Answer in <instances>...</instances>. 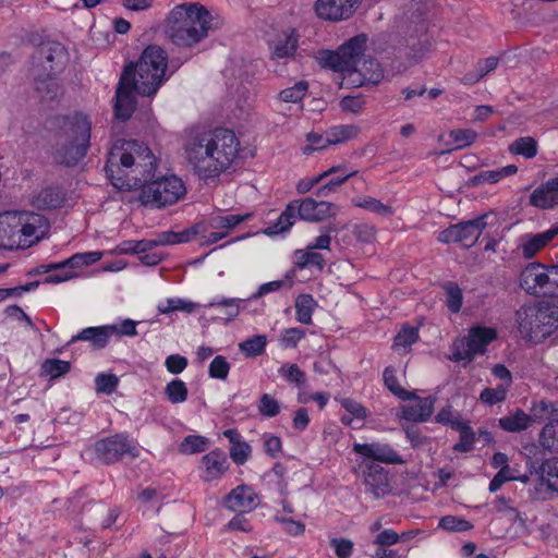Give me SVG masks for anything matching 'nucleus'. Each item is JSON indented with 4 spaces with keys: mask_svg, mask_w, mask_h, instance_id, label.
<instances>
[{
    "mask_svg": "<svg viewBox=\"0 0 558 558\" xmlns=\"http://www.w3.org/2000/svg\"><path fill=\"white\" fill-rule=\"evenodd\" d=\"M105 171L119 190L141 189V203L151 208L172 205L186 193L175 175L155 178V157L148 146L136 140H117L108 153Z\"/></svg>",
    "mask_w": 558,
    "mask_h": 558,
    "instance_id": "1",
    "label": "nucleus"
},
{
    "mask_svg": "<svg viewBox=\"0 0 558 558\" xmlns=\"http://www.w3.org/2000/svg\"><path fill=\"white\" fill-rule=\"evenodd\" d=\"M167 52L156 45L146 47L135 64L124 66L114 96L117 119L126 121L131 118L137 106L135 94L150 97L157 93L167 80Z\"/></svg>",
    "mask_w": 558,
    "mask_h": 558,
    "instance_id": "2",
    "label": "nucleus"
},
{
    "mask_svg": "<svg viewBox=\"0 0 558 558\" xmlns=\"http://www.w3.org/2000/svg\"><path fill=\"white\" fill-rule=\"evenodd\" d=\"M240 142L234 132L217 128L194 136L185 151L190 165L202 179H211L227 171L239 154Z\"/></svg>",
    "mask_w": 558,
    "mask_h": 558,
    "instance_id": "3",
    "label": "nucleus"
},
{
    "mask_svg": "<svg viewBox=\"0 0 558 558\" xmlns=\"http://www.w3.org/2000/svg\"><path fill=\"white\" fill-rule=\"evenodd\" d=\"M223 24L222 16L211 14L203 4L185 2L171 10L167 19L166 35L175 46L187 48L197 45Z\"/></svg>",
    "mask_w": 558,
    "mask_h": 558,
    "instance_id": "4",
    "label": "nucleus"
},
{
    "mask_svg": "<svg viewBox=\"0 0 558 558\" xmlns=\"http://www.w3.org/2000/svg\"><path fill=\"white\" fill-rule=\"evenodd\" d=\"M90 131L92 122L87 116L76 112L65 117L57 143L56 160L69 167L77 165L89 148Z\"/></svg>",
    "mask_w": 558,
    "mask_h": 558,
    "instance_id": "5",
    "label": "nucleus"
},
{
    "mask_svg": "<svg viewBox=\"0 0 558 558\" xmlns=\"http://www.w3.org/2000/svg\"><path fill=\"white\" fill-rule=\"evenodd\" d=\"M515 317L522 337L541 342L558 328V305L539 302L535 305L521 306Z\"/></svg>",
    "mask_w": 558,
    "mask_h": 558,
    "instance_id": "6",
    "label": "nucleus"
},
{
    "mask_svg": "<svg viewBox=\"0 0 558 558\" xmlns=\"http://www.w3.org/2000/svg\"><path fill=\"white\" fill-rule=\"evenodd\" d=\"M70 54L65 46L57 40L41 41L32 54L29 71L59 76L66 68Z\"/></svg>",
    "mask_w": 558,
    "mask_h": 558,
    "instance_id": "7",
    "label": "nucleus"
},
{
    "mask_svg": "<svg viewBox=\"0 0 558 558\" xmlns=\"http://www.w3.org/2000/svg\"><path fill=\"white\" fill-rule=\"evenodd\" d=\"M94 450L96 458L105 464H113L125 458L135 459L140 456L136 441L126 433H118L97 440Z\"/></svg>",
    "mask_w": 558,
    "mask_h": 558,
    "instance_id": "8",
    "label": "nucleus"
},
{
    "mask_svg": "<svg viewBox=\"0 0 558 558\" xmlns=\"http://www.w3.org/2000/svg\"><path fill=\"white\" fill-rule=\"evenodd\" d=\"M496 330L476 326L469 330L468 337L456 340L451 347L450 359L454 362L466 360L471 362L476 354H483L486 347L496 339Z\"/></svg>",
    "mask_w": 558,
    "mask_h": 558,
    "instance_id": "9",
    "label": "nucleus"
},
{
    "mask_svg": "<svg viewBox=\"0 0 558 558\" xmlns=\"http://www.w3.org/2000/svg\"><path fill=\"white\" fill-rule=\"evenodd\" d=\"M367 37L364 34L356 35L349 40H347L343 45L339 47V52L342 59V62L348 71V76H352L357 74L362 76V69L359 68L366 49ZM380 77V73L374 72L369 77L363 75L362 78L353 80V83H357L359 85L364 84L365 81H378Z\"/></svg>",
    "mask_w": 558,
    "mask_h": 558,
    "instance_id": "10",
    "label": "nucleus"
},
{
    "mask_svg": "<svg viewBox=\"0 0 558 558\" xmlns=\"http://www.w3.org/2000/svg\"><path fill=\"white\" fill-rule=\"evenodd\" d=\"M486 218L487 215H482L471 220L451 225L439 233L438 241L446 244L465 243V246L470 247L486 228Z\"/></svg>",
    "mask_w": 558,
    "mask_h": 558,
    "instance_id": "11",
    "label": "nucleus"
},
{
    "mask_svg": "<svg viewBox=\"0 0 558 558\" xmlns=\"http://www.w3.org/2000/svg\"><path fill=\"white\" fill-rule=\"evenodd\" d=\"M298 217L308 222H320L330 217H335L339 211V206L326 201H316L313 197L293 201Z\"/></svg>",
    "mask_w": 558,
    "mask_h": 558,
    "instance_id": "12",
    "label": "nucleus"
},
{
    "mask_svg": "<svg viewBox=\"0 0 558 558\" xmlns=\"http://www.w3.org/2000/svg\"><path fill=\"white\" fill-rule=\"evenodd\" d=\"M363 0H316V15L325 21L339 22L350 19Z\"/></svg>",
    "mask_w": 558,
    "mask_h": 558,
    "instance_id": "13",
    "label": "nucleus"
},
{
    "mask_svg": "<svg viewBox=\"0 0 558 558\" xmlns=\"http://www.w3.org/2000/svg\"><path fill=\"white\" fill-rule=\"evenodd\" d=\"M525 449L529 451L526 465L530 474L537 475L543 483L547 484L548 488L558 493V458L547 459L538 464L531 457V454H536L537 447L531 446Z\"/></svg>",
    "mask_w": 558,
    "mask_h": 558,
    "instance_id": "14",
    "label": "nucleus"
},
{
    "mask_svg": "<svg viewBox=\"0 0 558 558\" xmlns=\"http://www.w3.org/2000/svg\"><path fill=\"white\" fill-rule=\"evenodd\" d=\"M353 451L369 460L386 464H403V460L398 452L389 445L383 442L354 444Z\"/></svg>",
    "mask_w": 558,
    "mask_h": 558,
    "instance_id": "15",
    "label": "nucleus"
},
{
    "mask_svg": "<svg viewBox=\"0 0 558 558\" xmlns=\"http://www.w3.org/2000/svg\"><path fill=\"white\" fill-rule=\"evenodd\" d=\"M23 226L20 229L19 245L29 246L37 243L48 229V220L40 214L26 211L22 214Z\"/></svg>",
    "mask_w": 558,
    "mask_h": 558,
    "instance_id": "16",
    "label": "nucleus"
},
{
    "mask_svg": "<svg viewBox=\"0 0 558 558\" xmlns=\"http://www.w3.org/2000/svg\"><path fill=\"white\" fill-rule=\"evenodd\" d=\"M29 73L33 78L35 96L40 102L54 101L62 95V86L57 82L58 76L36 71H29Z\"/></svg>",
    "mask_w": 558,
    "mask_h": 558,
    "instance_id": "17",
    "label": "nucleus"
},
{
    "mask_svg": "<svg viewBox=\"0 0 558 558\" xmlns=\"http://www.w3.org/2000/svg\"><path fill=\"white\" fill-rule=\"evenodd\" d=\"M547 270L544 265L538 263L529 264L520 276V286L529 294L545 295L546 280L548 279Z\"/></svg>",
    "mask_w": 558,
    "mask_h": 558,
    "instance_id": "18",
    "label": "nucleus"
},
{
    "mask_svg": "<svg viewBox=\"0 0 558 558\" xmlns=\"http://www.w3.org/2000/svg\"><path fill=\"white\" fill-rule=\"evenodd\" d=\"M529 204L542 210L553 209L558 206V177L538 185L531 193Z\"/></svg>",
    "mask_w": 558,
    "mask_h": 558,
    "instance_id": "19",
    "label": "nucleus"
},
{
    "mask_svg": "<svg viewBox=\"0 0 558 558\" xmlns=\"http://www.w3.org/2000/svg\"><path fill=\"white\" fill-rule=\"evenodd\" d=\"M256 497L251 486L239 485L225 497L223 505L233 512H250L256 507Z\"/></svg>",
    "mask_w": 558,
    "mask_h": 558,
    "instance_id": "20",
    "label": "nucleus"
},
{
    "mask_svg": "<svg viewBox=\"0 0 558 558\" xmlns=\"http://www.w3.org/2000/svg\"><path fill=\"white\" fill-rule=\"evenodd\" d=\"M366 492L376 498L386 496L390 492L388 471L379 464L371 463L364 472Z\"/></svg>",
    "mask_w": 558,
    "mask_h": 558,
    "instance_id": "21",
    "label": "nucleus"
},
{
    "mask_svg": "<svg viewBox=\"0 0 558 558\" xmlns=\"http://www.w3.org/2000/svg\"><path fill=\"white\" fill-rule=\"evenodd\" d=\"M299 47V35L291 28L279 34L270 43L271 59L280 60L293 57Z\"/></svg>",
    "mask_w": 558,
    "mask_h": 558,
    "instance_id": "22",
    "label": "nucleus"
},
{
    "mask_svg": "<svg viewBox=\"0 0 558 558\" xmlns=\"http://www.w3.org/2000/svg\"><path fill=\"white\" fill-rule=\"evenodd\" d=\"M116 330L117 326L87 327L73 336L68 344L70 345L77 341H88L93 348L102 349L108 344L110 337Z\"/></svg>",
    "mask_w": 558,
    "mask_h": 558,
    "instance_id": "23",
    "label": "nucleus"
},
{
    "mask_svg": "<svg viewBox=\"0 0 558 558\" xmlns=\"http://www.w3.org/2000/svg\"><path fill=\"white\" fill-rule=\"evenodd\" d=\"M415 404H409L402 407L401 417L410 422H426L432 416L434 405L436 402L435 397L421 398L415 395L414 398H410Z\"/></svg>",
    "mask_w": 558,
    "mask_h": 558,
    "instance_id": "24",
    "label": "nucleus"
},
{
    "mask_svg": "<svg viewBox=\"0 0 558 558\" xmlns=\"http://www.w3.org/2000/svg\"><path fill=\"white\" fill-rule=\"evenodd\" d=\"M558 235V225L551 226L550 229L537 233L527 234L521 244V251L524 258L534 257L542 248H544L554 238Z\"/></svg>",
    "mask_w": 558,
    "mask_h": 558,
    "instance_id": "25",
    "label": "nucleus"
},
{
    "mask_svg": "<svg viewBox=\"0 0 558 558\" xmlns=\"http://www.w3.org/2000/svg\"><path fill=\"white\" fill-rule=\"evenodd\" d=\"M205 465V481L219 478L229 468L228 459L219 449L213 450L202 458Z\"/></svg>",
    "mask_w": 558,
    "mask_h": 558,
    "instance_id": "26",
    "label": "nucleus"
},
{
    "mask_svg": "<svg viewBox=\"0 0 558 558\" xmlns=\"http://www.w3.org/2000/svg\"><path fill=\"white\" fill-rule=\"evenodd\" d=\"M65 201V194L59 187H46L36 195L32 203L41 210L56 209L62 206Z\"/></svg>",
    "mask_w": 558,
    "mask_h": 558,
    "instance_id": "27",
    "label": "nucleus"
},
{
    "mask_svg": "<svg viewBox=\"0 0 558 558\" xmlns=\"http://www.w3.org/2000/svg\"><path fill=\"white\" fill-rule=\"evenodd\" d=\"M298 211L293 204V201L290 202L284 210L280 214L277 221L265 229V234L267 235H277L290 230V228L294 225Z\"/></svg>",
    "mask_w": 558,
    "mask_h": 558,
    "instance_id": "28",
    "label": "nucleus"
},
{
    "mask_svg": "<svg viewBox=\"0 0 558 558\" xmlns=\"http://www.w3.org/2000/svg\"><path fill=\"white\" fill-rule=\"evenodd\" d=\"M247 300L239 298H220L213 300L205 307H217L223 311V319L231 322L240 314L241 308Z\"/></svg>",
    "mask_w": 558,
    "mask_h": 558,
    "instance_id": "29",
    "label": "nucleus"
},
{
    "mask_svg": "<svg viewBox=\"0 0 558 558\" xmlns=\"http://www.w3.org/2000/svg\"><path fill=\"white\" fill-rule=\"evenodd\" d=\"M82 266L83 265H82V262L80 258V254L76 253V254L72 255L70 258L58 263L59 269H66L64 272L49 275L48 277L45 278L44 282L45 283H60V282L70 280L76 276L75 269H77Z\"/></svg>",
    "mask_w": 558,
    "mask_h": 558,
    "instance_id": "30",
    "label": "nucleus"
},
{
    "mask_svg": "<svg viewBox=\"0 0 558 558\" xmlns=\"http://www.w3.org/2000/svg\"><path fill=\"white\" fill-rule=\"evenodd\" d=\"M294 306L298 322L304 325H311L313 312L317 306V302L313 295L307 293L300 294L295 300Z\"/></svg>",
    "mask_w": 558,
    "mask_h": 558,
    "instance_id": "31",
    "label": "nucleus"
},
{
    "mask_svg": "<svg viewBox=\"0 0 558 558\" xmlns=\"http://www.w3.org/2000/svg\"><path fill=\"white\" fill-rule=\"evenodd\" d=\"M531 416L518 409L513 414L499 418V426L510 433H519L529 427Z\"/></svg>",
    "mask_w": 558,
    "mask_h": 558,
    "instance_id": "32",
    "label": "nucleus"
},
{
    "mask_svg": "<svg viewBox=\"0 0 558 558\" xmlns=\"http://www.w3.org/2000/svg\"><path fill=\"white\" fill-rule=\"evenodd\" d=\"M341 175L337 177H328L329 179L318 186V189L315 191V196L317 198H326L329 197L331 194L336 193L338 189L344 184L350 178L354 177L357 171H347V168L340 172Z\"/></svg>",
    "mask_w": 558,
    "mask_h": 558,
    "instance_id": "33",
    "label": "nucleus"
},
{
    "mask_svg": "<svg viewBox=\"0 0 558 558\" xmlns=\"http://www.w3.org/2000/svg\"><path fill=\"white\" fill-rule=\"evenodd\" d=\"M538 441L543 449L558 454V420L548 422L542 428Z\"/></svg>",
    "mask_w": 558,
    "mask_h": 558,
    "instance_id": "34",
    "label": "nucleus"
},
{
    "mask_svg": "<svg viewBox=\"0 0 558 558\" xmlns=\"http://www.w3.org/2000/svg\"><path fill=\"white\" fill-rule=\"evenodd\" d=\"M452 429L459 432L460 440L453 446L454 451L469 452L475 442V433L468 422H456Z\"/></svg>",
    "mask_w": 558,
    "mask_h": 558,
    "instance_id": "35",
    "label": "nucleus"
},
{
    "mask_svg": "<svg viewBox=\"0 0 558 558\" xmlns=\"http://www.w3.org/2000/svg\"><path fill=\"white\" fill-rule=\"evenodd\" d=\"M383 378L386 388L399 399L407 401L408 399L415 397L414 391H407L399 385L397 371L393 366H387L384 369Z\"/></svg>",
    "mask_w": 558,
    "mask_h": 558,
    "instance_id": "36",
    "label": "nucleus"
},
{
    "mask_svg": "<svg viewBox=\"0 0 558 558\" xmlns=\"http://www.w3.org/2000/svg\"><path fill=\"white\" fill-rule=\"evenodd\" d=\"M345 169V165H338L332 166L328 168L326 171L313 177V178H306L302 179L296 184V191L299 194H305L310 192L312 189H314L316 185H318L324 180L328 179V177H331L332 174H337L338 172H341Z\"/></svg>",
    "mask_w": 558,
    "mask_h": 558,
    "instance_id": "37",
    "label": "nucleus"
},
{
    "mask_svg": "<svg viewBox=\"0 0 558 558\" xmlns=\"http://www.w3.org/2000/svg\"><path fill=\"white\" fill-rule=\"evenodd\" d=\"M509 151L532 159L537 155V142L531 136L519 137L509 145Z\"/></svg>",
    "mask_w": 558,
    "mask_h": 558,
    "instance_id": "38",
    "label": "nucleus"
},
{
    "mask_svg": "<svg viewBox=\"0 0 558 558\" xmlns=\"http://www.w3.org/2000/svg\"><path fill=\"white\" fill-rule=\"evenodd\" d=\"M446 294V305L451 313H458L462 307L463 293L457 282L447 281L441 286Z\"/></svg>",
    "mask_w": 558,
    "mask_h": 558,
    "instance_id": "39",
    "label": "nucleus"
},
{
    "mask_svg": "<svg viewBox=\"0 0 558 558\" xmlns=\"http://www.w3.org/2000/svg\"><path fill=\"white\" fill-rule=\"evenodd\" d=\"M317 60L323 68L348 75L339 50H319Z\"/></svg>",
    "mask_w": 558,
    "mask_h": 558,
    "instance_id": "40",
    "label": "nucleus"
},
{
    "mask_svg": "<svg viewBox=\"0 0 558 558\" xmlns=\"http://www.w3.org/2000/svg\"><path fill=\"white\" fill-rule=\"evenodd\" d=\"M197 304L180 298H171L167 299L165 302H161L157 306V311L159 314H170L175 311H181L184 313H193L196 308Z\"/></svg>",
    "mask_w": 558,
    "mask_h": 558,
    "instance_id": "41",
    "label": "nucleus"
},
{
    "mask_svg": "<svg viewBox=\"0 0 558 558\" xmlns=\"http://www.w3.org/2000/svg\"><path fill=\"white\" fill-rule=\"evenodd\" d=\"M165 395L171 403L178 404L187 400L189 390L183 380L175 378L166 385Z\"/></svg>",
    "mask_w": 558,
    "mask_h": 558,
    "instance_id": "42",
    "label": "nucleus"
},
{
    "mask_svg": "<svg viewBox=\"0 0 558 558\" xmlns=\"http://www.w3.org/2000/svg\"><path fill=\"white\" fill-rule=\"evenodd\" d=\"M267 338L264 335L253 336L239 344V349L245 356L254 357L264 353Z\"/></svg>",
    "mask_w": 558,
    "mask_h": 558,
    "instance_id": "43",
    "label": "nucleus"
},
{
    "mask_svg": "<svg viewBox=\"0 0 558 558\" xmlns=\"http://www.w3.org/2000/svg\"><path fill=\"white\" fill-rule=\"evenodd\" d=\"M70 369V362L59 359H48L41 364V375L49 376L51 379L68 374Z\"/></svg>",
    "mask_w": 558,
    "mask_h": 558,
    "instance_id": "44",
    "label": "nucleus"
},
{
    "mask_svg": "<svg viewBox=\"0 0 558 558\" xmlns=\"http://www.w3.org/2000/svg\"><path fill=\"white\" fill-rule=\"evenodd\" d=\"M312 251L313 250H308V251L298 250L295 252V256H296L295 265L300 269H304L310 266H315L319 270H322L324 268L326 260L323 257V255L320 253H316V252H312Z\"/></svg>",
    "mask_w": 558,
    "mask_h": 558,
    "instance_id": "45",
    "label": "nucleus"
},
{
    "mask_svg": "<svg viewBox=\"0 0 558 558\" xmlns=\"http://www.w3.org/2000/svg\"><path fill=\"white\" fill-rule=\"evenodd\" d=\"M308 89V84L305 81H300L295 83L293 86L282 89L278 98L283 102H299L301 101Z\"/></svg>",
    "mask_w": 558,
    "mask_h": 558,
    "instance_id": "46",
    "label": "nucleus"
},
{
    "mask_svg": "<svg viewBox=\"0 0 558 558\" xmlns=\"http://www.w3.org/2000/svg\"><path fill=\"white\" fill-rule=\"evenodd\" d=\"M438 527L447 532H465L473 529V524L460 517L445 515L440 518Z\"/></svg>",
    "mask_w": 558,
    "mask_h": 558,
    "instance_id": "47",
    "label": "nucleus"
},
{
    "mask_svg": "<svg viewBox=\"0 0 558 558\" xmlns=\"http://www.w3.org/2000/svg\"><path fill=\"white\" fill-rule=\"evenodd\" d=\"M208 438L198 435H189L180 444V451L184 454L203 452L207 449Z\"/></svg>",
    "mask_w": 558,
    "mask_h": 558,
    "instance_id": "48",
    "label": "nucleus"
},
{
    "mask_svg": "<svg viewBox=\"0 0 558 558\" xmlns=\"http://www.w3.org/2000/svg\"><path fill=\"white\" fill-rule=\"evenodd\" d=\"M279 375L288 383L303 387L306 381L305 373L296 364H283L278 369Z\"/></svg>",
    "mask_w": 558,
    "mask_h": 558,
    "instance_id": "49",
    "label": "nucleus"
},
{
    "mask_svg": "<svg viewBox=\"0 0 558 558\" xmlns=\"http://www.w3.org/2000/svg\"><path fill=\"white\" fill-rule=\"evenodd\" d=\"M356 134V128L353 125H338L331 128L327 132V141L329 145L343 143L352 138Z\"/></svg>",
    "mask_w": 558,
    "mask_h": 558,
    "instance_id": "50",
    "label": "nucleus"
},
{
    "mask_svg": "<svg viewBox=\"0 0 558 558\" xmlns=\"http://www.w3.org/2000/svg\"><path fill=\"white\" fill-rule=\"evenodd\" d=\"M25 210L22 211H2V226L7 225L9 230L4 229V232L9 233V236H14L16 234L20 235V229H22V214H25Z\"/></svg>",
    "mask_w": 558,
    "mask_h": 558,
    "instance_id": "51",
    "label": "nucleus"
},
{
    "mask_svg": "<svg viewBox=\"0 0 558 558\" xmlns=\"http://www.w3.org/2000/svg\"><path fill=\"white\" fill-rule=\"evenodd\" d=\"M258 412L264 417H275L280 413V403L269 393H263L258 402Z\"/></svg>",
    "mask_w": 558,
    "mask_h": 558,
    "instance_id": "52",
    "label": "nucleus"
},
{
    "mask_svg": "<svg viewBox=\"0 0 558 558\" xmlns=\"http://www.w3.org/2000/svg\"><path fill=\"white\" fill-rule=\"evenodd\" d=\"M449 137L457 144L454 149H460L472 145L477 138V133L471 129H457L450 131Z\"/></svg>",
    "mask_w": 558,
    "mask_h": 558,
    "instance_id": "53",
    "label": "nucleus"
},
{
    "mask_svg": "<svg viewBox=\"0 0 558 558\" xmlns=\"http://www.w3.org/2000/svg\"><path fill=\"white\" fill-rule=\"evenodd\" d=\"M98 393L111 395L119 385V378L114 374L100 373L95 378Z\"/></svg>",
    "mask_w": 558,
    "mask_h": 558,
    "instance_id": "54",
    "label": "nucleus"
},
{
    "mask_svg": "<svg viewBox=\"0 0 558 558\" xmlns=\"http://www.w3.org/2000/svg\"><path fill=\"white\" fill-rule=\"evenodd\" d=\"M508 388L506 386H497L496 388H485L480 395V400L487 404L494 405L502 402L507 397Z\"/></svg>",
    "mask_w": 558,
    "mask_h": 558,
    "instance_id": "55",
    "label": "nucleus"
},
{
    "mask_svg": "<svg viewBox=\"0 0 558 558\" xmlns=\"http://www.w3.org/2000/svg\"><path fill=\"white\" fill-rule=\"evenodd\" d=\"M230 364L222 355H217L209 364L208 374L211 378L225 380L228 377Z\"/></svg>",
    "mask_w": 558,
    "mask_h": 558,
    "instance_id": "56",
    "label": "nucleus"
},
{
    "mask_svg": "<svg viewBox=\"0 0 558 558\" xmlns=\"http://www.w3.org/2000/svg\"><path fill=\"white\" fill-rule=\"evenodd\" d=\"M355 206L381 215L384 217L391 216L393 213L390 206L385 205L379 199L373 197H365L363 201L355 203Z\"/></svg>",
    "mask_w": 558,
    "mask_h": 558,
    "instance_id": "57",
    "label": "nucleus"
},
{
    "mask_svg": "<svg viewBox=\"0 0 558 558\" xmlns=\"http://www.w3.org/2000/svg\"><path fill=\"white\" fill-rule=\"evenodd\" d=\"M251 446L243 440L231 446L229 449L232 461L238 465H243L251 456Z\"/></svg>",
    "mask_w": 558,
    "mask_h": 558,
    "instance_id": "58",
    "label": "nucleus"
},
{
    "mask_svg": "<svg viewBox=\"0 0 558 558\" xmlns=\"http://www.w3.org/2000/svg\"><path fill=\"white\" fill-rule=\"evenodd\" d=\"M418 339V330L415 327L405 326L395 337L396 347H410Z\"/></svg>",
    "mask_w": 558,
    "mask_h": 558,
    "instance_id": "59",
    "label": "nucleus"
},
{
    "mask_svg": "<svg viewBox=\"0 0 558 558\" xmlns=\"http://www.w3.org/2000/svg\"><path fill=\"white\" fill-rule=\"evenodd\" d=\"M306 332L302 328H287L282 331L280 342L286 348H296L300 340L305 337Z\"/></svg>",
    "mask_w": 558,
    "mask_h": 558,
    "instance_id": "60",
    "label": "nucleus"
},
{
    "mask_svg": "<svg viewBox=\"0 0 558 558\" xmlns=\"http://www.w3.org/2000/svg\"><path fill=\"white\" fill-rule=\"evenodd\" d=\"M515 480V469L499 470L489 483L488 489L490 493L497 492L506 482Z\"/></svg>",
    "mask_w": 558,
    "mask_h": 558,
    "instance_id": "61",
    "label": "nucleus"
},
{
    "mask_svg": "<svg viewBox=\"0 0 558 558\" xmlns=\"http://www.w3.org/2000/svg\"><path fill=\"white\" fill-rule=\"evenodd\" d=\"M500 181L498 169L496 170H485L476 173L475 175L469 179V184L471 186H478L485 183L495 184Z\"/></svg>",
    "mask_w": 558,
    "mask_h": 558,
    "instance_id": "62",
    "label": "nucleus"
},
{
    "mask_svg": "<svg viewBox=\"0 0 558 558\" xmlns=\"http://www.w3.org/2000/svg\"><path fill=\"white\" fill-rule=\"evenodd\" d=\"M187 364V359L180 354H171L165 361L167 371L173 375L182 373L186 368Z\"/></svg>",
    "mask_w": 558,
    "mask_h": 558,
    "instance_id": "63",
    "label": "nucleus"
},
{
    "mask_svg": "<svg viewBox=\"0 0 558 558\" xmlns=\"http://www.w3.org/2000/svg\"><path fill=\"white\" fill-rule=\"evenodd\" d=\"M547 276L545 296L558 298V265L548 268Z\"/></svg>",
    "mask_w": 558,
    "mask_h": 558,
    "instance_id": "64",
    "label": "nucleus"
}]
</instances>
